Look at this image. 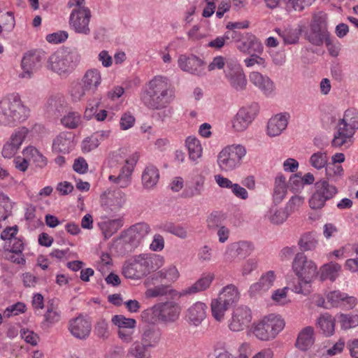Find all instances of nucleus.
<instances>
[{"instance_id": "nucleus-1", "label": "nucleus", "mask_w": 358, "mask_h": 358, "mask_svg": "<svg viewBox=\"0 0 358 358\" xmlns=\"http://www.w3.org/2000/svg\"><path fill=\"white\" fill-rule=\"evenodd\" d=\"M164 264V259L159 255L140 254L133 256L124 263L122 273L126 278L140 280L161 268Z\"/></svg>"}, {"instance_id": "nucleus-2", "label": "nucleus", "mask_w": 358, "mask_h": 358, "mask_svg": "<svg viewBox=\"0 0 358 358\" xmlns=\"http://www.w3.org/2000/svg\"><path fill=\"white\" fill-rule=\"evenodd\" d=\"M174 97L169 80L161 76H155L142 95L143 103L150 109L160 110L166 108Z\"/></svg>"}, {"instance_id": "nucleus-3", "label": "nucleus", "mask_w": 358, "mask_h": 358, "mask_svg": "<svg viewBox=\"0 0 358 358\" xmlns=\"http://www.w3.org/2000/svg\"><path fill=\"white\" fill-rule=\"evenodd\" d=\"M29 110L18 94H10L0 101V126H13L27 120Z\"/></svg>"}, {"instance_id": "nucleus-4", "label": "nucleus", "mask_w": 358, "mask_h": 358, "mask_svg": "<svg viewBox=\"0 0 358 358\" xmlns=\"http://www.w3.org/2000/svg\"><path fill=\"white\" fill-rule=\"evenodd\" d=\"M181 306L174 301L160 302L142 313L143 319L152 324H169L176 322L180 314Z\"/></svg>"}, {"instance_id": "nucleus-5", "label": "nucleus", "mask_w": 358, "mask_h": 358, "mask_svg": "<svg viewBox=\"0 0 358 358\" xmlns=\"http://www.w3.org/2000/svg\"><path fill=\"white\" fill-rule=\"evenodd\" d=\"M358 129V111L355 108L345 110L343 117L337 125V131L331 141L333 147L344 145L348 148L352 143V138Z\"/></svg>"}, {"instance_id": "nucleus-6", "label": "nucleus", "mask_w": 358, "mask_h": 358, "mask_svg": "<svg viewBox=\"0 0 358 358\" xmlns=\"http://www.w3.org/2000/svg\"><path fill=\"white\" fill-rule=\"evenodd\" d=\"M246 150L241 145H231L224 148L217 155V165L224 172L231 171L238 168Z\"/></svg>"}, {"instance_id": "nucleus-7", "label": "nucleus", "mask_w": 358, "mask_h": 358, "mask_svg": "<svg viewBox=\"0 0 358 358\" xmlns=\"http://www.w3.org/2000/svg\"><path fill=\"white\" fill-rule=\"evenodd\" d=\"M285 327V322L279 315L271 314L264 317L253 329V334L259 340L274 338Z\"/></svg>"}, {"instance_id": "nucleus-8", "label": "nucleus", "mask_w": 358, "mask_h": 358, "mask_svg": "<svg viewBox=\"0 0 358 358\" xmlns=\"http://www.w3.org/2000/svg\"><path fill=\"white\" fill-rule=\"evenodd\" d=\"M292 270L299 280L306 285H310L319 274L317 264L313 260L308 259L303 252L296 254L292 262Z\"/></svg>"}, {"instance_id": "nucleus-9", "label": "nucleus", "mask_w": 358, "mask_h": 358, "mask_svg": "<svg viewBox=\"0 0 358 358\" xmlns=\"http://www.w3.org/2000/svg\"><path fill=\"white\" fill-rule=\"evenodd\" d=\"M314 192L309 199V206L312 209L322 208L326 202L332 199L338 194V188L330 184L328 180L320 179L314 184Z\"/></svg>"}, {"instance_id": "nucleus-10", "label": "nucleus", "mask_w": 358, "mask_h": 358, "mask_svg": "<svg viewBox=\"0 0 358 358\" xmlns=\"http://www.w3.org/2000/svg\"><path fill=\"white\" fill-rule=\"evenodd\" d=\"M78 55L73 52L56 51L52 53L47 62V68L59 75L70 72L74 67L75 62H77Z\"/></svg>"}, {"instance_id": "nucleus-11", "label": "nucleus", "mask_w": 358, "mask_h": 358, "mask_svg": "<svg viewBox=\"0 0 358 358\" xmlns=\"http://www.w3.org/2000/svg\"><path fill=\"white\" fill-rule=\"evenodd\" d=\"M91 11L87 7L74 8L70 15L69 27L76 33L87 36L90 34Z\"/></svg>"}, {"instance_id": "nucleus-12", "label": "nucleus", "mask_w": 358, "mask_h": 358, "mask_svg": "<svg viewBox=\"0 0 358 358\" xmlns=\"http://www.w3.org/2000/svg\"><path fill=\"white\" fill-rule=\"evenodd\" d=\"M45 57V52L42 50H32L25 52L21 62L23 71L20 74V77L31 78L34 72L41 66Z\"/></svg>"}, {"instance_id": "nucleus-13", "label": "nucleus", "mask_w": 358, "mask_h": 358, "mask_svg": "<svg viewBox=\"0 0 358 358\" xmlns=\"http://www.w3.org/2000/svg\"><path fill=\"white\" fill-rule=\"evenodd\" d=\"M224 75L231 87L236 91L245 89L247 80L241 66L237 62L231 59L227 61Z\"/></svg>"}, {"instance_id": "nucleus-14", "label": "nucleus", "mask_w": 358, "mask_h": 358, "mask_svg": "<svg viewBox=\"0 0 358 358\" xmlns=\"http://www.w3.org/2000/svg\"><path fill=\"white\" fill-rule=\"evenodd\" d=\"M252 320L250 309L245 306H240L234 308L231 319L229 322V328L233 331H240L248 327Z\"/></svg>"}, {"instance_id": "nucleus-15", "label": "nucleus", "mask_w": 358, "mask_h": 358, "mask_svg": "<svg viewBox=\"0 0 358 358\" xmlns=\"http://www.w3.org/2000/svg\"><path fill=\"white\" fill-rule=\"evenodd\" d=\"M178 66L183 71L191 74L202 76L205 74L204 62L196 55L186 56L182 55L178 60Z\"/></svg>"}, {"instance_id": "nucleus-16", "label": "nucleus", "mask_w": 358, "mask_h": 358, "mask_svg": "<svg viewBox=\"0 0 358 358\" xmlns=\"http://www.w3.org/2000/svg\"><path fill=\"white\" fill-rule=\"evenodd\" d=\"M257 115L256 107H243L232 120V127L236 131H243L254 120Z\"/></svg>"}, {"instance_id": "nucleus-17", "label": "nucleus", "mask_w": 358, "mask_h": 358, "mask_svg": "<svg viewBox=\"0 0 358 358\" xmlns=\"http://www.w3.org/2000/svg\"><path fill=\"white\" fill-rule=\"evenodd\" d=\"M125 201L126 195L120 189L110 191L101 196V205L107 212L118 211L122 208Z\"/></svg>"}, {"instance_id": "nucleus-18", "label": "nucleus", "mask_w": 358, "mask_h": 358, "mask_svg": "<svg viewBox=\"0 0 358 358\" xmlns=\"http://www.w3.org/2000/svg\"><path fill=\"white\" fill-rule=\"evenodd\" d=\"M150 232V227L148 224L145 222L136 223L127 230L124 240L129 243L132 248H136Z\"/></svg>"}, {"instance_id": "nucleus-19", "label": "nucleus", "mask_w": 358, "mask_h": 358, "mask_svg": "<svg viewBox=\"0 0 358 358\" xmlns=\"http://www.w3.org/2000/svg\"><path fill=\"white\" fill-rule=\"evenodd\" d=\"M276 276L273 271L263 273L258 282L252 284L249 288L248 294L250 297L262 294L270 289L274 285Z\"/></svg>"}, {"instance_id": "nucleus-20", "label": "nucleus", "mask_w": 358, "mask_h": 358, "mask_svg": "<svg viewBox=\"0 0 358 358\" xmlns=\"http://www.w3.org/2000/svg\"><path fill=\"white\" fill-rule=\"evenodd\" d=\"M69 329L75 338L85 340L90 334L92 325L90 321L79 315L69 322Z\"/></svg>"}, {"instance_id": "nucleus-21", "label": "nucleus", "mask_w": 358, "mask_h": 358, "mask_svg": "<svg viewBox=\"0 0 358 358\" xmlns=\"http://www.w3.org/2000/svg\"><path fill=\"white\" fill-rule=\"evenodd\" d=\"M207 310L206 303L197 301L187 309L185 319L189 324L198 327L206 317Z\"/></svg>"}, {"instance_id": "nucleus-22", "label": "nucleus", "mask_w": 358, "mask_h": 358, "mask_svg": "<svg viewBox=\"0 0 358 358\" xmlns=\"http://www.w3.org/2000/svg\"><path fill=\"white\" fill-rule=\"evenodd\" d=\"M237 49L244 53H262L264 47L260 41L252 33L245 32L240 43L236 45Z\"/></svg>"}, {"instance_id": "nucleus-23", "label": "nucleus", "mask_w": 358, "mask_h": 358, "mask_svg": "<svg viewBox=\"0 0 358 358\" xmlns=\"http://www.w3.org/2000/svg\"><path fill=\"white\" fill-rule=\"evenodd\" d=\"M75 146L74 135L71 132H61L54 139L52 150L56 152L69 153Z\"/></svg>"}, {"instance_id": "nucleus-24", "label": "nucleus", "mask_w": 358, "mask_h": 358, "mask_svg": "<svg viewBox=\"0 0 358 358\" xmlns=\"http://www.w3.org/2000/svg\"><path fill=\"white\" fill-rule=\"evenodd\" d=\"M250 82L258 87L266 96H270L275 90V84L271 79L257 71L250 73Z\"/></svg>"}, {"instance_id": "nucleus-25", "label": "nucleus", "mask_w": 358, "mask_h": 358, "mask_svg": "<svg viewBox=\"0 0 358 358\" xmlns=\"http://www.w3.org/2000/svg\"><path fill=\"white\" fill-rule=\"evenodd\" d=\"M288 116L280 113L272 117L267 124V134L271 137L279 136L287 127Z\"/></svg>"}, {"instance_id": "nucleus-26", "label": "nucleus", "mask_w": 358, "mask_h": 358, "mask_svg": "<svg viewBox=\"0 0 358 358\" xmlns=\"http://www.w3.org/2000/svg\"><path fill=\"white\" fill-rule=\"evenodd\" d=\"M214 278L215 275L212 273H203L194 284L178 292V296L182 297L206 290L210 287Z\"/></svg>"}, {"instance_id": "nucleus-27", "label": "nucleus", "mask_w": 358, "mask_h": 358, "mask_svg": "<svg viewBox=\"0 0 358 358\" xmlns=\"http://www.w3.org/2000/svg\"><path fill=\"white\" fill-rule=\"evenodd\" d=\"M81 82L85 85V89L94 94L101 83V75L99 70L91 69L87 70L83 76Z\"/></svg>"}, {"instance_id": "nucleus-28", "label": "nucleus", "mask_w": 358, "mask_h": 358, "mask_svg": "<svg viewBox=\"0 0 358 358\" xmlns=\"http://www.w3.org/2000/svg\"><path fill=\"white\" fill-rule=\"evenodd\" d=\"M314 329L308 326L303 328L299 333L296 341V347L302 351L308 350L314 343Z\"/></svg>"}, {"instance_id": "nucleus-29", "label": "nucleus", "mask_w": 358, "mask_h": 358, "mask_svg": "<svg viewBox=\"0 0 358 358\" xmlns=\"http://www.w3.org/2000/svg\"><path fill=\"white\" fill-rule=\"evenodd\" d=\"M162 338V331L159 328L148 327L143 329L141 341L150 348L156 347Z\"/></svg>"}, {"instance_id": "nucleus-30", "label": "nucleus", "mask_w": 358, "mask_h": 358, "mask_svg": "<svg viewBox=\"0 0 358 358\" xmlns=\"http://www.w3.org/2000/svg\"><path fill=\"white\" fill-rule=\"evenodd\" d=\"M341 270V265L334 262H331L322 265L318 271L320 280L324 281L326 280H330L332 282L335 281L338 277Z\"/></svg>"}, {"instance_id": "nucleus-31", "label": "nucleus", "mask_w": 358, "mask_h": 358, "mask_svg": "<svg viewBox=\"0 0 358 358\" xmlns=\"http://www.w3.org/2000/svg\"><path fill=\"white\" fill-rule=\"evenodd\" d=\"M124 224L122 217H118L114 220H108L100 222L99 227L102 231L105 238H110L115 234Z\"/></svg>"}, {"instance_id": "nucleus-32", "label": "nucleus", "mask_w": 358, "mask_h": 358, "mask_svg": "<svg viewBox=\"0 0 358 358\" xmlns=\"http://www.w3.org/2000/svg\"><path fill=\"white\" fill-rule=\"evenodd\" d=\"M205 178L199 176L191 184H187L184 189L182 196L184 198H192L199 196L204 190Z\"/></svg>"}, {"instance_id": "nucleus-33", "label": "nucleus", "mask_w": 358, "mask_h": 358, "mask_svg": "<svg viewBox=\"0 0 358 358\" xmlns=\"http://www.w3.org/2000/svg\"><path fill=\"white\" fill-rule=\"evenodd\" d=\"M159 172L158 169L152 164H148L142 174V183L145 188L151 189L158 182Z\"/></svg>"}, {"instance_id": "nucleus-34", "label": "nucleus", "mask_w": 358, "mask_h": 358, "mask_svg": "<svg viewBox=\"0 0 358 358\" xmlns=\"http://www.w3.org/2000/svg\"><path fill=\"white\" fill-rule=\"evenodd\" d=\"M133 172V165H124L120 170L117 176L110 175L108 178L109 180L121 188L128 187L131 183V176Z\"/></svg>"}, {"instance_id": "nucleus-35", "label": "nucleus", "mask_w": 358, "mask_h": 358, "mask_svg": "<svg viewBox=\"0 0 358 358\" xmlns=\"http://www.w3.org/2000/svg\"><path fill=\"white\" fill-rule=\"evenodd\" d=\"M345 300H346L350 306L355 303V299L353 297H347L345 293H342L339 291L330 292L327 295V302L324 308H330L331 307L338 306L341 303L343 302Z\"/></svg>"}, {"instance_id": "nucleus-36", "label": "nucleus", "mask_w": 358, "mask_h": 358, "mask_svg": "<svg viewBox=\"0 0 358 358\" xmlns=\"http://www.w3.org/2000/svg\"><path fill=\"white\" fill-rule=\"evenodd\" d=\"M317 325L322 333L329 336H331L335 331V320L329 313L321 315L317 320Z\"/></svg>"}, {"instance_id": "nucleus-37", "label": "nucleus", "mask_w": 358, "mask_h": 358, "mask_svg": "<svg viewBox=\"0 0 358 358\" xmlns=\"http://www.w3.org/2000/svg\"><path fill=\"white\" fill-rule=\"evenodd\" d=\"M240 298V294L237 287L234 285H229L222 289L218 299L230 306L236 303Z\"/></svg>"}, {"instance_id": "nucleus-38", "label": "nucleus", "mask_w": 358, "mask_h": 358, "mask_svg": "<svg viewBox=\"0 0 358 358\" xmlns=\"http://www.w3.org/2000/svg\"><path fill=\"white\" fill-rule=\"evenodd\" d=\"M185 143L191 160L195 162L201 157L203 148L199 139L196 137L189 136L187 138Z\"/></svg>"}, {"instance_id": "nucleus-39", "label": "nucleus", "mask_w": 358, "mask_h": 358, "mask_svg": "<svg viewBox=\"0 0 358 358\" xmlns=\"http://www.w3.org/2000/svg\"><path fill=\"white\" fill-rule=\"evenodd\" d=\"M329 37L327 29H317L315 27H310V32L306 34L308 41L314 45H322Z\"/></svg>"}, {"instance_id": "nucleus-40", "label": "nucleus", "mask_w": 358, "mask_h": 358, "mask_svg": "<svg viewBox=\"0 0 358 358\" xmlns=\"http://www.w3.org/2000/svg\"><path fill=\"white\" fill-rule=\"evenodd\" d=\"M318 243L317 236L314 232H306L301 235L298 241L300 249L303 251L314 250Z\"/></svg>"}, {"instance_id": "nucleus-41", "label": "nucleus", "mask_w": 358, "mask_h": 358, "mask_svg": "<svg viewBox=\"0 0 358 358\" xmlns=\"http://www.w3.org/2000/svg\"><path fill=\"white\" fill-rule=\"evenodd\" d=\"M326 178L323 180H328V182H338L344 175V170L341 164H329L325 168Z\"/></svg>"}, {"instance_id": "nucleus-42", "label": "nucleus", "mask_w": 358, "mask_h": 358, "mask_svg": "<svg viewBox=\"0 0 358 358\" xmlns=\"http://www.w3.org/2000/svg\"><path fill=\"white\" fill-rule=\"evenodd\" d=\"M287 193L286 178L282 175L279 174L275 178V186L273 189V199L275 202H280Z\"/></svg>"}, {"instance_id": "nucleus-43", "label": "nucleus", "mask_w": 358, "mask_h": 358, "mask_svg": "<svg viewBox=\"0 0 358 358\" xmlns=\"http://www.w3.org/2000/svg\"><path fill=\"white\" fill-rule=\"evenodd\" d=\"M210 307L213 317L215 320L221 322L224 320V314L230 306L217 298L212 300Z\"/></svg>"}, {"instance_id": "nucleus-44", "label": "nucleus", "mask_w": 358, "mask_h": 358, "mask_svg": "<svg viewBox=\"0 0 358 358\" xmlns=\"http://www.w3.org/2000/svg\"><path fill=\"white\" fill-rule=\"evenodd\" d=\"M149 346L142 341H135L129 350V354L134 358H150Z\"/></svg>"}, {"instance_id": "nucleus-45", "label": "nucleus", "mask_w": 358, "mask_h": 358, "mask_svg": "<svg viewBox=\"0 0 358 358\" xmlns=\"http://www.w3.org/2000/svg\"><path fill=\"white\" fill-rule=\"evenodd\" d=\"M268 220L273 224H282L288 217L289 213L287 208H271L268 214Z\"/></svg>"}, {"instance_id": "nucleus-46", "label": "nucleus", "mask_w": 358, "mask_h": 358, "mask_svg": "<svg viewBox=\"0 0 358 358\" xmlns=\"http://www.w3.org/2000/svg\"><path fill=\"white\" fill-rule=\"evenodd\" d=\"M23 153L26 156H30L36 166L43 168L47 164V159L34 147H27Z\"/></svg>"}, {"instance_id": "nucleus-47", "label": "nucleus", "mask_w": 358, "mask_h": 358, "mask_svg": "<svg viewBox=\"0 0 358 358\" xmlns=\"http://www.w3.org/2000/svg\"><path fill=\"white\" fill-rule=\"evenodd\" d=\"M175 292V290L170 289V286L168 285H159L147 289L145 296L148 298H155L163 296L168 294L176 295L173 294ZM176 295L178 296V293Z\"/></svg>"}, {"instance_id": "nucleus-48", "label": "nucleus", "mask_w": 358, "mask_h": 358, "mask_svg": "<svg viewBox=\"0 0 358 358\" xmlns=\"http://www.w3.org/2000/svg\"><path fill=\"white\" fill-rule=\"evenodd\" d=\"M328 157L326 152H317L313 153L310 159V164L317 170H320L323 168H326L328 165Z\"/></svg>"}, {"instance_id": "nucleus-49", "label": "nucleus", "mask_w": 358, "mask_h": 358, "mask_svg": "<svg viewBox=\"0 0 358 358\" xmlns=\"http://www.w3.org/2000/svg\"><path fill=\"white\" fill-rule=\"evenodd\" d=\"M156 275L162 280H165L167 282L172 283L178 280L180 275L176 267L171 266L159 271Z\"/></svg>"}, {"instance_id": "nucleus-50", "label": "nucleus", "mask_w": 358, "mask_h": 358, "mask_svg": "<svg viewBox=\"0 0 358 358\" xmlns=\"http://www.w3.org/2000/svg\"><path fill=\"white\" fill-rule=\"evenodd\" d=\"M341 327L343 330H348L358 326V315L341 314L338 317Z\"/></svg>"}, {"instance_id": "nucleus-51", "label": "nucleus", "mask_w": 358, "mask_h": 358, "mask_svg": "<svg viewBox=\"0 0 358 358\" xmlns=\"http://www.w3.org/2000/svg\"><path fill=\"white\" fill-rule=\"evenodd\" d=\"M61 320V311L53 303L48 305L47 310L44 315L45 322L48 324H54Z\"/></svg>"}, {"instance_id": "nucleus-52", "label": "nucleus", "mask_w": 358, "mask_h": 358, "mask_svg": "<svg viewBox=\"0 0 358 358\" xmlns=\"http://www.w3.org/2000/svg\"><path fill=\"white\" fill-rule=\"evenodd\" d=\"M61 122L66 127L76 129L81 122V117L77 112H69L62 118Z\"/></svg>"}, {"instance_id": "nucleus-53", "label": "nucleus", "mask_w": 358, "mask_h": 358, "mask_svg": "<svg viewBox=\"0 0 358 358\" xmlns=\"http://www.w3.org/2000/svg\"><path fill=\"white\" fill-rule=\"evenodd\" d=\"M70 93L75 101L83 99L86 94H92L90 90L85 89V85L82 82L72 84Z\"/></svg>"}, {"instance_id": "nucleus-54", "label": "nucleus", "mask_w": 358, "mask_h": 358, "mask_svg": "<svg viewBox=\"0 0 358 358\" xmlns=\"http://www.w3.org/2000/svg\"><path fill=\"white\" fill-rule=\"evenodd\" d=\"M112 323L118 329L135 328L136 321L132 318H127L122 315H115L112 317Z\"/></svg>"}, {"instance_id": "nucleus-55", "label": "nucleus", "mask_w": 358, "mask_h": 358, "mask_svg": "<svg viewBox=\"0 0 358 358\" xmlns=\"http://www.w3.org/2000/svg\"><path fill=\"white\" fill-rule=\"evenodd\" d=\"M95 335L103 340H106L110 336V331L108 329V323L106 320H99L94 327Z\"/></svg>"}, {"instance_id": "nucleus-56", "label": "nucleus", "mask_w": 358, "mask_h": 358, "mask_svg": "<svg viewBox=\"0 0 358 358\" xmlns=\"http://www.w3.org/2000/svg\"><path fill=\"white\" fill-rule=\"evenodd\" d=\"M236 247L240 258H245L249 256L254 250L255 247L252 242L241 241L234 243Z\"/></svg>"}, {"instance_id": "nucleus-57", "label": "nucleus", "mask_w": 358, "mask_h": 358, "mask_svg": "<svg viewBox=\"0 0 358 358\" xmlns=\"http://www.w3.org/2000/svg\"><path fill=\"white\" fill-rule=\"evenodd\" d=\"M28 134V129L26 127H20L16 129L11 135L10 141L20 149L22 142L24 141Z\"/></svg>"}, {"instance_id": "nucleus-58", "label": "nucleus", "mask_w": 358, "mask_h": 358, "mask_svg": "<svg viewBox=\"0 0 358 358\" xmlns=\"http://www.w3.org/2000/svg\"><path fill=\"white\" fill-rule=\"evenodd\" d=\"M163 229L180 238H185L187 236V231L181 225H176L171 222L166 223L163 226Z\"/></svg>"}, {"instance_id": "nucleus-59", "label": "nucleus", "mask_w": 358, "mask_h": 358, "mask_svg": "<svg viewBox=\"0 0 358 358\" xmlns=\"http://www.w3.org/2000/svg\"><path fill=\"white\" fill-rule=\"evenodd\" d=\"M26 310V306L24 303L17 302L7 307L4 311V315L7 317H10L12 315H17L20 313H24Z\"/></svg>"}, {"instance_id": "nucleus-60", "label": "nucleus", "mask_w": 358, "mask_h": 358, "mask_svg": "<svg viewBox=\"0 0 358 358\" xmlns=\"http://www.w3.org/2000/svg\"><path fill=\"white\" fill-rule=\"evenodd\" d=\"M207 227L209 229H215L221 227L222 215L218 212H213L206 220Z\"/></svg>"}, {"instance_id": "nucleus-61", "label": "nucleus", "mask_w": 358, "mask_h": 358, "mask_svg": "<svg viewBox=\"0 0 358 358\" xmlns=\"http://www.w3.org/2000/svg\"><path fill=\"white\" fill-rule=\"evenodd\" d=\"M259 53H255L252 54L250 57L246 58L244 59V64L247 67H252L255 66V64H257L259 66H261L262 67L266 66V60L264 58L259 56Z\"/></svg>"}, {"instance_id": "nucleus-62", "label": "nucleus", "mask_w": 358, "mask_h": 358, "mask_svg": "<svg viewBox=\"0 0 358 358\" xmlns=\"http://www.w3.org/2000/svg\"><path fill=\"white\" fill-rule=\"evenodd\" d=\"M99 145L96 136H91L85 138L82 142V150L84 152H89L96 148Z\"/></svg>"}, {"instance_id": "nucleus-63", "label": "nucleus", "mask_w": 358, "mask_h": 358, "mask_svg": "<svg viewBox=\"0 0 358 358\" xmlns=\"http://www.w3.org/2000/svg\"><path fill=\"white\" fill-rule=\"evenodd\" d=\"M198 259L201 262H210L213 259L212 248L205 245L199 248L198 251Z\"/></svg>"}, {"instance_id": "nucleus-64", "label": "nucleus", "mask_w": 358, "mask_h": 358, "mask_svg": "<svg viewBox=\"0 0 358 358\" xmlns=\"http://www.w3.org/2000/svg\"><path fill=\"white\" fill-rule=\"evenodd\" d=\"M240 258L238 250L234 243L229 244L224 252V259L226 262H233L237 258Z\"/></svg>"}]
</instances>
